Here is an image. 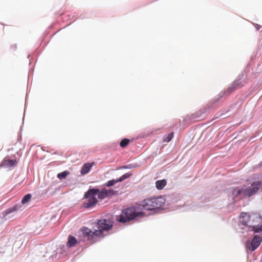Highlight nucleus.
Masks as SVG:
<instances>
[{
	"instance_id": "obj_1",
	"label": "nucleus",
	"mask_w": 262,
	"mask_h": 262,
	"mask_svg": "<svg viewBox=\"0 0 262 262\" xmlns=\"http://www.w3.org/2000/svg\"><path fill=\"white\" fill-rule=\"evenodd\" d=\"M97 229L91 230L87 227H84L81 229V232L84 237L88 241L93 243L96 241L97 237H103L110 230L113 226L111 221L106 219L99 220L96 223Z\"/></svg>"
},
{
	"instance_id": "obj_2",
	"label": "nucleus",
	"mask_w": 262,
	"mask_h": 262,
	"mask_svg": "<svg viewBox=\"0 0 262 262\" xmlns=\"http://www.w3.org/2000/svg\"><path fill=\"white\" fill-rule=\"evenodd\" d=\"M164 203V199L160 196L145 199L142 201L141 205L143 209L152 210L162 207Z\"/></svg>"
},
{
	"instance_id": "obj_3",
	"label": "nucleus",
	"mask_w": 262,
	"mask_h": 262,
	"mask_svg": "<svg viewBox=\"0 0 262 262\" xmlns=\"http://www.w3.org/2000/svg\"><path fill=\"white\" fill-rule=\"evenodd\" d=\"M142 214V212H136V209L134 207L128 208L122 210L121 214L117 217V220L119 222L125 223Z\"/></svg>"
},
{
	"instance_id": "obj_4",
	"label": "nucleus",
	"mask_w": 262,
	"mask_h": 262,
	"mask_svg": "<svg viewBox=\"0 0 262 262\" xmlns=\"http://www.w3.org/2000/svg\"><path fill=\"white\" fill-rule=\"evenodd\" d=\"M99 192V189L93 188L89 190L84 194L85 198L88 199L85 202L83 206L85 208L91 207L97 204L98 201L95 195Z\"/></svg>"
},
{
	"instance_id": "obj_5",
	"label": "nucleus",
	"mask_w": 262,
	"mask_h": 262,
	"mask_svg": "<svg viewBox=\"0 0 262 262\" xmlns=\"http://www.w3.org/2000/svg\"><path fill=\"white\" fill-rule=\"evenodd\" d=\"M243 196H251L255 194L259 189H262V181H256L247 187L243 186Z\"/></svg>"
},
{
	"instance_id": "obj_6",
	"label": "nucleus",
	"mask_w": 262,
	"mask_h": 262,
	"mask_svg": "<svg viewBox=\"0 0 262 262\" xmlns=\"http://www.w3.org/2000/svg\"><path fill=\"white\" fill-rule=\"evenodd\" d=\"M118 193L117 191L114 190L113 189H103L101 191L97 193L98 197L100 199H104L106 197L112 196Z\"/></svg>"
},
{
	"instance_id": "obj_7",
	"label": "nucleus",
	"mask_w": 262,
	"mask_h": 262,
	"mask_svg": "<svg viewBox=\"0 0 262 262\" xmlns=\"http://www.w3.org/2000/svg\"><path fill=\"white\" fill-rule=\"evenodd\" d=\"M260 237L258 235H255L250 242V245H248L247 243V246L248 247L250 250L253 251L260 245Z\"/></svg>"
},
{
	"instance_id": "obj_8",
	"label": "nucleus",
	"mask_w": 262,
	"mask_h": 262,
	"mask_svg": "<svg viewBox=\"0 0 262 262\" xmlns=\"http://www.w3.org/2000/svg\"><path fill=\"white\" fill-rule=\"evenodd\" d=\"M132 176V173H126L122 175L121 177H120L119 179H117L116 180H111L108 181L107 183L105 184V186L107 187H110L112 186H113L114 184H115L117 183L121 182L124 180L126 179H127L129 178Z\"/></svg>"
},
{
	"instance_id": "obj_9",
	"label": "nucleus",
	"mask_w": 262,
	"mask_h": 262,
	"mask_svg": "<svg viewBox=\"0 0 262 262\" xmlns=\"http://www.w3.org/2000/svg\"><path fill=\"white\" fill-rule=\"evenodd\" d=\"M17 163V162L16 160H10L7 158H5L2 161L0 166L8 168L13 167L16 165Z\"/></svg>"
},
{
	"instance_id": "obj_10",
	"label": "nucleus",
	"mask_w": 262,
	"mask_h": 262,
	"mask_svg": "<svg viewBox=\"0 0 262 262\" xmlns=\"http://www.w3.org/2000/svg\"><path fill=\"white\" fill-rule=\"evenodd\" d=\"M94 162L93 163H86L83 164L82 166L81 169L80 170V173L82 175H84L87 174L91 170L92 167L94 165Z\"/></svg>"
},
{
	"instance_id": "obj_11",
	"label": "nucleus",
	"mask_w": 262,
	"mask_h": 262,
	"mask_svg": "<svg viewBox=\"0 0 262 262\" xmlns=\"http://www.w3.org/2000/svg\"><path fill=\"white\" fill-rule=\"evenodd\" d=\"M250 220L249 215L246 212H242L240 216V222L242 224L248 226V223Z\"/></svg>"
},
{
	"instance_id": "obj_12",
	"label": "nucleus",
	"mask_w": 262,
	"mask_h": 262,
	"mask_svg": "<svg viewBox=\"0 0 262 262\" xmlns=\"http://www.w3.org/2000/svg\"><path fill=\"white\" fill-rule=\"evenodd\" d=\"M77 243V239L74 236L70 235L68 237V241L67 243V246L68 248H71L75 246Z\"/></svg>"
},
{
	"instance_id": "obj_13",
	"label": "nucleus",
	"mask_w": 262,
	"mask_h": 262,
	"mask_svg": "<svg viewBox=\"0 0 262 262\" xmlns=\"http://www.w3.org/2000/svg\"><path fill=\"white\" fill-rule=\"evenodd\" d=\"M166 184L165 180H158L156 182V185L158 189H162Z\"/></svg>"
},
{
	"instance_id": "obj_14",
	"label": "nucleus",
	"mask_w": 262,
	"mask_h": 262,
	"mask_svg": "<svg viewBox=\"0 0 262 262\" xmlns=\"http://www.w3.org/2000/svg\"><path fill=\"white\" fill-rule=\"evenodd\" d=\"M232 193L233 195L237 196L239 194L243 195V188L238 189V188H234L232 190Z\"/></svg>"
},
{
	"instance_id": "obj_15",
	"label": "nucleus",
	"mask_w": 262,
	"mask_h": 262,
	"mask_svg": "<svg viewBox=\"0 0 262 262\" xmlns=\"http://www.w3.org/2000/svg\"><path fill=\"white\" fill-rule=\"evenodd\" d=\"M70 172L68 171H64L62 172L59 173L57 174V177L60 180H62L65 179L69 174Z\"/></svg>"
},
{
	"instance_id": "obj_16",
	"label": "nucleus",
	"mask_w": 262,
	"mask_h": 262,
	"mask_svg": "<svg viewBox=\"0 0 262 262\" xmlns=\"http://www.w3.org/2000/svg\"><path fill=\"white\" fill-rule=\"evenodd\" d=\"M129 142L130 140L129 139L124 138L120 142V145L121 147L124 148L128 145Z\"/></svg>"
},
{
	"instance_id": "obj_17",
	"label": "nucleus",
	"mask_w": 262,
	"mask_h": 262,
	"mask_svg": "<svg viewBox=\"0 0 262 262\" xmlns=\"http://www.w3.org/2000/svg\"><path fill=\"white\" fill-rule=\"evenodd\" d=\"M32 197V195L31 194H27L26 195H25L22 200H21V203L22 204H26L27 203H28L31 199Z\"/></svg>"
},
{
	"instance_id": "obj_18",
	"label": "nucleus",
	"mask_w": 262,
	"mask_h": 262,
	"mask_svg": "<svg viewBox=\"0 0 262 262\" xmlns=\"http://www.w3.org/2000/svg\"><path fill=\"white\" fill-rule=\"evenodd\" d=\"M253 230L255 232H259L262 231V223L260 225L257 226H254L253 227Z\"/></svg>"
},
{
	"instance_id": "obj_19",
	"label": "nucleus",
	"mask_w": 262,
	"mask_h": 262,
	"mask_svg": "<svg viewBox=\"0 0 262 262\" xmlns=\"http://www.w3.org/2000/svg\"><path fill=\"white\" fill-rule=\"evenodd\" d=\"M173 137V133H170L164 139V142H170Z\"/></svg>"
},
{
	"instance_id": "obj_20",
	"label": "nucleus",
	"mask_w": 262,
	"mask_h": 262,
	"mask_svg": "<svg viewBox=\"0 0 262 262\" xmlns=\"http://www.w3.org/2000/svg\"><path fill=\"white\" fill-rule=\"evenodd\" d=\"M238 85V83H236V82H234V83H233L232 85L229 88V89H235V88H236L237 86Z\"/></svg>"
},
{
	"instance_id": "obj_21",
	"label": "nucleus",
	"mask_w": 262,
	"mask_h": 262,
	"mask_svg": "<svg viewBox=\"0 0 262 262\" xmlns=\"http://www.w3.org/2000/svg\"><path fill=\"white\" fill-rule=\"evenodd\" d=\"M16 208L15 207H14L13 208H12L9 211H8V213H11V212L16 211Z\"/></svg>"
},
{
	"instance_id": "obj_22",
	"label": "nucleus",
	"mask_w": 262,
	"mask_h": 262,
	"mask_svg": "<svg viewBox=\"0 0 262 262\" xmlns=\"http://www.w3.org/2000/svg\"><path fill=\"white\" fill-rule=\"evenodd\" d=\"M133 167H134L133 166H124V168H132Z\"/></svg>"
}]
</instances>
